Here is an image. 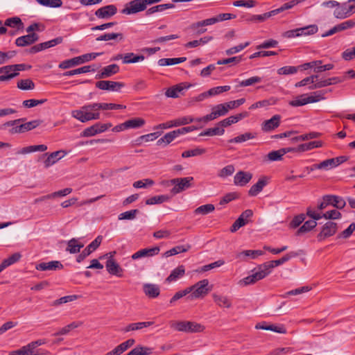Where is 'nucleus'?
Masks as SVG:
<instances>
[{
	"instance_id": "obj_64",
	"label": "nucleus",
	"mask_w": 355,
	"mask_h": 355,
	"mask_svg": "<svg viewBox=\"0 0 355 355\" xmlns=\"http://www.w3.org/2000/svg\"><path fill=\"white\" fill-rule=\"evenodd\" d=\"M9 355H35V354L31 350L28 345H26L17 350L10 352Z\"/></svg>"
},
{
	"instance_id": "obj_63",
	"label": "nucleus",
	"mask_w": 355,
	"mask_h": 355,
	"mask_svg": "<svg viewBox=\"0 0 355 355\" xmlns=\"http://www.w3.org/2000/svg\"><path fill=\"white\" fill-rule=\"evenodd\" d=\"M138 209H132L120 214L118 216L119 220H133L136 218Z\"/></svg>"
},
{
	"instance_id": "obj_46",
	"label": "nucleus",
	"mask_w": 355,
	"mask_h": 355,
	"mask_svg": "<svg viewBox=\"0 0 355 355\" xmlns=\"http://www.w3.org/2000/svg\"><path fill=\"white\" fill-rule=\"evenodd\" d=\"M217 22H218V19H217V17L216 16L214 17L206 19L205 20L193 23V24H191V28L192 29H197L202 26L214 24Z\"/></svg>"
},
{
	"instance_id": "obj_21",
	"label": "nucleus",
	"mask_w": 355,
	"mask_h": 355,
	"mask_svg": "<svg viewBox=\"0 0 355 355\" xmlns=\"http://www.w3.org/2000/svg\"><path fill=\"white\" fill-rule=\"evenodd\" d=\"M252 178L251 173L240 171L234 175V183L237 186L243 187L251 180Z\"/></svg>"
},
{
	"instance_id": "obj_17",
	"label": "nucleus",
	"mask_w": 355,
	"mask_h": 355,
	"mask_svg": "<svg viewBox=\"0 0 355 355\" xmlns=\"http://www.w3.org/2000/svg\"><path fill=\"white\" fill-rule=\"evenodd\" d=\"M117 9L114 5H108L98 9L95 15L100 19H107L116 13Z\"/></svg>"
},
{
	"instance_id": "obj_48",
	"label": "nucleus",
	"mask_w": 355,
	"mask_h": 355,
	"mask_svg": "<svg viewBox=\"0 0 355 355\" xmlns=\"http://www.w3.org/2000/svg\"><path fill=\"white\" fill-rule=\"evenodd\" d=\"M220 125H218L216 127L209 128L206 130L204 132H202L200 133V136H214V135H223L225 132V130L219 127Z\"/></svg>"
},
{
	"instance_id": "obj_7",
	"label": "nucleus",
	"mask_w": 355,
	"mask_h": 355,
	"mask_svg": "<svg viewBox=\"0 0 355 355\" xmlns=\"http://www.w3.org/2000/svg\"><path fill=\"white\" fill-rule=\"evenodd\" d=\"M193 180V177H187L183 178H174L171 180V184L174 185L171 189L173 194L179 193L185 189L191 187V182Z\"/></svg>"
},
{
	"instance_id": "obj_41",
	"label": "nucleus",
	"mask_w": 355,
	"mask_h": 355,
	"mask_svg": "<svg viewBox=\"0 0 355 355\" xmlns=\"http://www.w3.org/2000/svg\"><path fill=\"white\" fill-rule=\"evenodd\" d=\"M95 69L92 66H84L78 69L66 71L63 73L64 76H70L80 73H88L90 71H94Z\"/></svg>"
},
{
	"instance_id": "obj_9",
	"label": "nucleus",
	"mask_w": 355,
	"mask_h": 355,
	"mask_svg": "<svg viewBox=\"0 0 355 355\" xmlns=\"http://www.w3.org/2000/svg\"><path fill=\"white\" fill-rule=\"evenodd\" d=\"M146 0H132L121 10L125 15H131L144 10L146 8Z\"/></svg>"
},
{
	"instance_id": "obj_57",
	"label": "nucleus",
	"mask_w": 355,
	"mask_h": 355,
	"mask_svg": "<svg viewBox=\"0 0 355 355\" xmlns=\"http://www.w3.org/2000/svg\"><path fill=\"white\" fill-rule=\"evenodd\" d=\"M169 200V197L168 196L162 195V196H153L150 198H148L146 200V205H155V204H160L165 201Z\"/></svg>"
},
{
	"instance_id": "obj_49",
	"label": "nucleus",
	"mask_w": 355,
	"mask_h": 355,
	"mask_svg": "<svg viewBox=\"0 0 355 355\" xmlns=\"http://www.w3.org/2000/svg\"><path fill=\"white\" fill-rule=\"evenodd\" d=\"M178 137V135L176 130L171 131L170 132L166 133L164 137L160 138L157 141V144L160 145L162 143H164L166 145H168Z\"/></svg>"
},
{
	"instance_id": "obj_10",
	"label": "nucleus",
	"mask_w": 355,
	"mask_h": 355,
	"mask_svg": "<svg viewBox=\"0 0 355 355\" xmlns=\"http://www.w3.org/2000/svg\"><path fill=\"white\" fill-rule=\"evenodd\" d=\"M112 123H97L83 130L81 135L83 137H92L97 134L101 133L112 127Z\"/></svg>"
},
{
	"instance_id": "obj_50",
	"label": "nucleus",
	"mask_w": 355,
	"mask_h": 355,
	"mask_svg": "<svg viewBox=\"0 0 355 355\" xmlns=\"http://www.w3.org/2000/svg\"><path fill=\"white\" fill-rule=\"evenodd\" d=\"M274 13H273V11L271 10L270 12H266V13H263L262 15H252L250 18L247 19L246 21H259V22H262V21H264L266 19L272 17V16H274Z\"/></svg>"
},
{
	"instance_id": "obj_44",
	"label": "nucleus",
	"mask_w": 355,
	"mask_h": 355,
	"mask_svg": "<svg viewBox=\"0 0 355 355\" xmlns=\"http://www.w3.org/2000/svg\"><path fill=\"white\" fill-rule=\"evenodd\" d=\"M153 352V349L139 345L129 352L126 355H149Z\"/></svg>"
},
{
	"instance_id": "obj_6",
	"label": "nucleus",
	"mask_w": 355,
	"mask_h": 355,
	"mask_svg": "<svg viewBox=\"0 0 355 355\" xmlns=\"http://www.w3.org/2000/svg\"><path fill=\"white\" fill-rule=\"evenodd\" d=\"M257 270L252 275L241 279L238 283L239 285L241 286H245L250 284H253L268 276L267 273L262 268L261 264L258 266Z\"/></svg>"
},
{
	"instance_id": "obj_37",
	"label": "nucleus",
	"mask_w": 355,
	"mask_h": 355,
	"mask_svg": "<svg viewBox=\"0 0 355 355\" xmlns=\"http://www.w3.org/2000/svg\"><path fill=\"white\" fill-rule=\"evenodd\" d=\"M145 57L142 55H135L133 53H125L123 56V64L136 63L143 61Z\"/></svg>"
},
{
	"instance_id": "obj_19",
	"label": "nucleus",
	"mask_w": 355,
	"mask_h": 355,
	"mask_svg": "<svg viewBox=\"0 0 355 355\" xmlns=\"http://www.w3.org/2000/svg\"><path fill=\"white\" fill-rule=\"evenodd\" d=\"M281 116L274 115L271 119L265 121L261 125V129L264 132H270L278 128L280 124Z\"/></svg>"
},
{
	"instance_id": "obj_42",
	"label": "nucleus",
	"mask_w": 355,
	"mask_h": 355,
	"mask_svg": "<svg viewBox=\"0 0 355 355\" xmlns=\"http://www.w3.org/2000/svg\"><path fill=\"white\" fill-rule=\"evenodd\" d=\"M94 106H95L96 112H98L99 110H116V109H122V108H125V106H123L122 105L114 104V103H94Z\"/></svg>"
},
{
	"instance_id": "obj_1",
	"label": "nucleus",
	"mask_w": 355,
	"mask_h": 355,
	"mask_svg": "<svg viewBox=\"0 0 355 355\" xmlns=\"http://www.w3.org/2000/svg\"><path fill=\"white\" fill-rule=\"evenodd\" d=\"M71 116L82 123L100 119V113L96 112L94 103L84 105L80 110H73Z\"/></svg>"
},
{
	"instance_id": "obj_36",
	"label": "nucleus",
	"mask_w": 355,
	"mask_h": 355,
	"mask_svg": "<svg viewBox=\"0 0 355 355\" xmlns=\"http://www.w3.org/2000/svg\"><path fill=\"white\" fill-rule=\"evenodd\" d=\"M187 60L185 57L175 58H162L158 60L159 66H169L182 63Z\"/></svg>"
},
{
	"instance_id": "obj_12",
	"label": "nucleus",
	"mask_w": 355,
	"mask_h": 355,
	"mask_svg": "<svg viewBox=\"0 0 355 355\" xmlns=\"http://www.w3.org/2000/svg\"><path fill=\"white\" fill-rule=\"evenodd\" d=\"M103 240L102 236H98L86 248L76 257L78 263L83 261L87 256L96 250L101 245Z\"/></svg>"
},
{
	"instance_id": "obj_8",
	"label": "nucleus",
	"mask_w": 355,
	"mask_h": 355,
	"mask_svg": "<svg viewBox=\"0 0 355 355\" xmlns=\"http://www.w3.org/2000/svg\"><path fill=\"white\" fill-rule=\"evenodd\" d=\"M298 254H299L297 252H291L285 254L284 257H282L279 259L266 262V263L261 264V266H262V268H263V270L266 271V272L268 275L271 272V270L272 268L284 263L285 262L288 261L291 258L297 257V256H298Z\"/></svg>"
},
{
	"instance_id": "obj_13",
	"label": "nucleus",
	"mask_w": 355,
	"mask_h": 355,
	"mask_svg": "<svg viewBox=\"0 0 355 355\" xmlns=\"http://www.w3.org/2000/svg\"><path fill=\"white\" fill-rule=\"evenodd\" d=\"M253 212L251 209H246L235 220L230 228L232 232H236L239 228L245 225L248 223V219L252 217Z\"/></svg>"
},
{
	"instance_id": "obj_26",
	"label": "nucleus",
	"mask_w": 355,
	"mask_h": 355,
	"mask_svg": "<svg viewBox=\"0 0 355 355\" xmlns=\"http://www.w3.org/2000/svg\"><path fill=\"white\" fill-rule=\"evenodd\" d=\"M263 254L261 250H243L236 254V258L241 261H245L248 259H255Z\"/></svg>"
},
{
	"instance_id": "obj_2",
	"label": "nucleus",
	"mask_w": 355,
	"mask_h": 355,
	"mask_svg": "<svg viewBox=\"0 0 355 355\" xmlns=\"http://www.w3.org/2000/svg\"><path fill=\"white\" fill-rule=\"evenodd\" d=\"M171 328L185 333H200L205 329L204 325L192 321H171Z\"/></svg>"
},
{
	"instance_id": "obj_3",
	"label": "nucleus",
	"mask_w": 355,
	"mask_h": 355,
	"mask_svg": "<svg viewBox=\"0 0 355 355\" xmlns=\"http://www.w3.org/2000/svg\"><path fill=\"white\" fill-rule=\"evenodd\" d=\"M188 290L190 291L191 293L188 298L192 300L205 296L211 290V287L209 286V280L205 279L188 287Z\"/></svg>"
},
{
	"instance_id": "obj_58",
	"label": "nucleus",
	"mask_w": 355,
	"mask_h": 355,
	"mask_svg": "<svg viewBox=\"0 0 355 355\" xmlns=\"http://www.w3.org/2000/svg\"><path fill=\"white\" fill-rule=\"evenodd\" d=\"M307 104L306 94H304L297 96L293 101L289 102V105L293 107H299Z\"/></svg>"
},
{
	"instance_id": "obj_45",
	"label": "nucleus",
	"mask_w": 355,
	"mask_h": 355,
	"mask_svg": "<svg viewBox=\"0 0 355 355\" xmlns=\"http://www.w3.org/2000/svg\"><path fill=\"white\" fill-rule=\"evenodd\" d=\"M318 31V26L310 25L306 27L297 28V36L309 35L315 33Z\"/></svg>"
},
{
	"instance_id": "obj_18",
	"label": "nucleus",
	"mask_w": 355,
	"mask_h": 355,
	"mask_svg": "<svg viewBox=\"0 0 355 355\" xmlns=\"http://www.w3.org/2000/svg\"><path fill=\"white\" fill-rule=\"evenodd\" d=\"M24 121H25L24 118L10 121L6 123H4L1 126V129L7 130L8 128H10V129H8L9 133L12 135L21 133L19 123Z\"/></svg>"
},
{
	"instance_id": "obj_59",
	"label": "nucleus",
	"mask_w": 355,
	"mask_h": 355,
	"mask_svg": "<svg viewBox=\"0 0 355 355\" xmlns=\"http://www.w3.org/2000/svg\"><path fill=\"white\" fill-rule=\"evenodd\" d=\"M40 124V121L38 120L31 121L27 123L20 124V128L21 133L31 130Z\"/></svg>"
},
{
	"instance_id": "obj_24",
	"label": "nucleus",
	"mask_w": 355,
	"mask_h": 355,
	"mask_svg": "<svg viewBox=\"0 0 355 355\" xmlns=\"http://www.w3.org/2000/svg\"><path fill=\"white\" fill-rule=\"evenodd\" d=\"M105 267L107 272L112 275L121 277L123 275V270L114 259L107 260Z\"/></svg>"
},
{
	"instance_id": "obj_11",
	"label": "nucleus",
	"mask_w": 355,
	"mask_h": 355,
	"mask_svg": "<svg viewBox=\"0 0 355 355\" xmlns=\"http://www.w3.org/2000/svg\"><path fill=\"white\" fill-rule=\"evenodd\" d=\"M124 86L123 83L110 80H100L96 83L97 88L111 92H119Z\"/></svg>"
},
{
	"instance_id": "obj_53",
	"label": "nucleus",
	"mask_w": 355,
	"mask_h": 355,
	"mask_svg": "<svg viewBox=\"0 0 355 355\" xmlns=\"http://www.w3.org/2000/svg\"><path fill=\"white\" fill-rule=\"evenodd\" d=\"M4 25L12 28H20L23 26V23L19 17H14L7 19L4 22Z\"/></svg>"
},
{
	"instance_id": "obj_16",
	"label": "nucleus",
	"mask_w": 355,
	"mask_h": 355,
	"mask_svg": "<svg viewBox=\"0 0 355 355\" xmlns=\"http://www.w3.org/2000/svg\"><path fill=\"white\" fill-rule=\"evenodd\" d=\"M228 110L227 108L226 104L221 103L217 105L214 106L211 108V112L210 114L206 115L207 119H211V121L216 119V118L225 116Z\"/></svg>"
},
{
	"instance_id": "obj_35",
	"label": "nucleus",
	"mask_w": 355,
	"mask_h": 355,
	"mask_svg": "<svg viewBox=\"0 0 355 355\" xmlns=\"http://www.w3.org/2000/svg\"><path fill=\"white\" fill-rule=\"evenodd\" d=\"M185 273V269L183 266H179L171 272L170 275L166 278L168 282L177 281L179 278L182 277Z\"/></svg>"
},
{
	"instance_id": "obj_27",
	"label": "nucleus",
	"mask_w": 355,
	"mask_h": 355,
	"mask_svg": "<svg viewBox=\"0 0 355 355\" xmlns=\"http://www.w3.org/2000/svg\"><path fill=\"white\" fill-rule=\"evenodd\" d=\"M119 71V67L116 64H112L103 67L101 72L96 75V78L103 79L109 78L111 76L116 73Z\"/></svg>"
},
{
	"instance_id": "obj_34",
	"label": "nucleus",
	"mask_w": 355,
	"mask_h": 355,
	"mask_svg": "<svg viewBox=\"0 0 355 355\" xmlns=\"http://www.w3.org/2000/svg\"><path fill=\"white\" fill-rule=\"evenodd\" d=\"M267 184V180L266 178H261L258 182L252 185L248 191V195L250 196H256L258 195Z\"/></svg>"
},
{
	"instance_id": "obj_40",
	"label": "nucleus",
	"mask_w": 355,
	"mask_h": 355,
	"mask_svg": "<svg viewBox=\"0 0 355 355\" xmlns=\"http://www.w3.org/2000/svg\"><path fill=\"white\" fill-rule=\"evenodd\" d=\"M80 64H82V59L78 56L62 62L60 63L59 67L60 69H66Z\"/></svg>"
},
{
	"instance_id": "obj_33",
	"label": "nucleus",
	"mask_w": 355,
	"mask_h": 355,
	"mask_svg": "<svg viewBox=\"0 0 355 355\" xmlns=\"http://www.w3.org/2000/svg\"><path fill=\"white\" fill-rule=\"evenodd\" d=\"M144 293L151 298H155L159 296L160 290L159 287L154 284H145L143 286Z\"/></svg>"
},
{
	"instance_id": "obj_52",
	"label": "nucleus",
	"mask_w": 355,
	"mask_h": 355,
	"mask_svg": "<svg viewBox=\"0 0 355 355\" xmlns=\"http://www.w3.org/2000/svg\"><path fill=\"white\" fill-rule=\"evenodd\" d=\"M215 209V207L212 204H207L204 205H201L196 208L194 211V213L196 214H201V215H205L209 213H211L214 211Z\"/></svg>"
},
{
	"instance_id": "obj_31",
	"label": "nucleus",
	"mask_w": 355,
	"mask_h": 355,
	"mask_svg": "<svg viewBox=\"0 0 355 355\" xmlns=\"http://www.w3.org/2000/svg\"><path fill=\"white\" fill-rule=\"evenodd\" d=\"M83 324L82 321H74L62 327L60 330L53 334V336L67 335L74 329L78 328Z\"/></svg>"
},
{
	"instance_id": "obj_23",
	"label": "nucleus",
	"mask_w": 355,
	"mask_h": 355,
	"mask_svg": "<svg viewBox=\"0 0 355 355\" xmlns=\"http://www.w3.org/2000/svg\"><path fill=\"white\" fill-rule=\"evenodd\" d=\"M39 37L36 33H29L26 35L18 37L15 41V44L18 46H26L33 44L35 42L37 41Z\"/></svg>"
},
{
	"instance_id": "obj_25",
	"label": "nucleus",
	"mask_w": 355,
	"mask_h": 355,
	"mask_svg": "<svg viewBox=\"0 0 355 355\" xmlns=\"http://www.w3.org/2000/svg\"><path fill=\"white\" fill-rule=\"evenodd\" d=\"M63 268V265L58 261H52L49 262H42L37 264L35 268L37 270H56Z\"/></svg>"
},
{
	"instance_id": "obj_28",
	"label": "nucleus",
	"mask_w": 355,
	"mask_h": 355,
	"mask_svg": "<svg viewBox=\"0 0 355 355\" xmlns=\"http://www.w3.org/2000/svg\"><path fill=\"white\" fill-rule=\"evenodd\" d=\"M153 324V322H152V321L130 323V324H128L126 327H125L122 329V331L125 333L130 332V331H139V330L143 329L144 328L150 327Z\"/></svg>"
},
{
	"instance_id": "obj_55",
	"label": "nucleus",
	"mask_w": 355,
	"mask_h": 355,
	"mask_svg": "<svg viewBox=\"0 0 355 355\" xmlns=\"http://www.w3.org/2000/svg\"><path fill=\"white\" fill-rule=\"evenodd\" d=\"M17 87L22 90L33 89L35 84L31 79H23L18 81Z\"/></svg>"
},
{
	"instance_id": "obj_29",
	"label": "nucleus",
	"mask_w": 355,
	"mask_h": 355,
	"mask_svg": "<svg viewBox=\"0 0 355 355\" xmlns=\"http://www.w3.org/2000/svg\"><path fill=\"white\" fill-rule=\"evenodd\" d=\"M312 76H316L317 78L313 80L312 85L309 87L311 90L331 85L330 80H327V78H322L318 74L312 75Z\"/></svg>"
},
{
	"instance_id": "obj_62",
	"label": "nucleus",
	"mask_w": 355,
	"mask_h": 355,
	"mask_svg": "<svg viewBox=\"0 0 355 355\" xmlns=\"http://www.w3.org/2000/svg\"><path fill=\"white\" fill-rule=\"evenodd\" d=\"M335 167V162L333 160V158L324 160L320 164H317V166H315V168L318 169H324L327 171Z\"/></svg>"
},
{
	"instance_id": "obj_38",
	"label": "nucleus",
	"mask_w": 355,
	"mask_h": 355,
	"mask_svg": "<svg viewBox=\"0 0 355 355\" xmlns=\"http://www.w3.org/2000/svg\"><path fill=\"white\" fill-rule=\"evenodd\" d=\"M328 198L331 202L330 205L337 209H341L344 208L346 205L345 200L340 196L328 195Z\"/></svg>"
},
{
	"instance_id": "obj_39",
	"label": "nucleus",
	"mask_w": 355,
	"mask_h": 355,
	"mask_svg": "<svg viewBox=\"0 0 355 355\" xmlns=\"http://www.w3.org/2000/svg\"><path fill=\"white\" fill-rule=\"evenodd\" d=\"M322 146V143L319 141H311L309 143L300 144L297 146L298 153L308 151L315 148H320Z\"/></svg>"
},
{
	"instance_id": "obj_14",
	"label": "nucleus",
	"mask_w": 355,
	"mask_h": 355,
	"mask_svg": "<svg viewBox=\"0 0 355 355\" xmlns=\"http://www.w3.org/2000/svg\"><path fill=\"white\" fill-rule=\"evenodd\" d=\"M337 229L338 227L336 223L331 221L326 223L323 225L321 232L318 235V240L322 241L327 237L334 235L337 231Z\"/></svg>"
},
{
	"instance_id": "obj_60",
	"label": "nucleus",
	"mask_w": 355,
	"mask_h": 355,
	"mask_svg": "<svg viewBox=\"0 0 355 355\" xmlns=\"http://www.w3.org/2000/svg\"><path fill=\"white\" fill-rule=\"evenodd\" d=\"M254 135L250 132H245L243 135H241L238 137H236L233 139L229 140V143H241L246 141L249 139H253Z\"/></svg>"
},
{
	"instance_id": "obj_32",
	"label": "nucleus",
	"mask_w": 355,
	"mask_h": 355,
	"mask_svg": "<svg viewBox=\"0 0 355 355\" xmlns=\"http://www.w3.org/2000/svg\"><path fill=\"white\" fill-rule=\"evenodd\" d=\"M83 247L84 244L78 239L73 238L67 242L66 250L71 254H76L79 252Z\"/></svg>"
},
{
	"instance_id": "obj_22",
	"label": "nucleus",
	"mask_w": 355,
	"mask_h": 355,
	"mask_svg": "<svg viewBox=\"0 0 355 355\" xmlns=\"http://www.w3.org/2000/svg\"><path fill=\"white\" fill-rule=\"evenodd\" d=\"M189 87L190 85H187L185 83L172 86L166 89L165 95L168 98H178L180 94Z\"/></svg>"
},
{
	"instance_id": "obj_54",
	"label": "nucleus",
	"mask_w": 355,
	"mask_h": 355,
	"mask_svg": "<svg viewBox=\"0 0 355 355\" xmlns=\"http://www.w3.org/2000/svg\"><path fill=\"white\" fill-rule=\"evenodd\" d=\"M317 225V223L315 220H307L303 225L297 230V235L309 232Z\"/></svg>"
},
{
	"instance_id": "obj_30",
	"label": "nucleus",
	"mask_w": 355,
	"mask_h": 355,
	"mask_svg": "<svg viewBox=\"0 0 355 355\" xmlns=\"http://www.w3.org/2000/svg\"><path fill=\"white\" fill-rule=\"evenodd\" d=\"M212 297L214 302L221 308L230 309L232 307V301L227 296L218 295L216 293L212 294Z\"/></svg>"
},
{
	"instance_id": "obj_56",
	"label": "nucleus",
	"mask_w": 355,
	"mask_h": 355,
	"mask_svg": "<svg viewBox=\"0 0 355 355\" xmlns=\"http://www.w3.org/2000/svg\"><path fill=\"white\" fill-rule=\"evenodd\" d=\"M206 150L205 148H196L193 150H186L182 153L183 158H187L190 157L198 156L205 153Z\"/></svg>"
},
{
	"instance_id": "obj_51",
	"label": "nucleus",
	"mask_w": 355,
	"mask_h": 355,
	"mask_svg": "<svg viewBox=\"0 0 355 355\" xmlns=\"http://www.w3.org/2000/svg\"><path fill=\"white\" fill-rule=\"evenodd\" d=\"M174 7H175V5L173 3L160 4V5H157V6H153V7L149 8L146 11V13L148 15H151L156 12H162L166 9L173 8Z\"/></svg>"
},
{
	"instance_id": "obj_20",
	"label": "nucleus",
	"mask_w": 355,
	"mask_h": 355,
	"mask_svg": "<svg viewBox=\"0 0 355 355\" xmlns=\"http://www.w3.org/2000/svg\"><path fill=\"white\" fill-rule=\"evenodd\" d=\"M160 251V249L159 247H153L151 248H144L141 249L137 252L134 253L131 258L133 260H136L138 259L147 257H153L154 255L157 254Z\"/></svg>"
},
{
	"instance_id": "obj_5",
	"label": "nucleus",
	"mask_w": 355,
	"mask_h": 355,
	"mask_svg": "<svg viewBox=\"0 0 355 355\" xmlns=\"http://www.w3.org/2000/svg\"><path fill=\"white\" fill-rule=\"evenodd\" d=\"M355 13V3L351 4L350 2L340 3L337 8L334 10V16L337 19H345Z\"/></svg>"
},
{
	"instance_id": "obj_4",
	"label": "nucleus",
	"mask_w": 355,
	"mask_h": 355,
	"mask_svg": "<svg viewBox=\"0 0 355 355\" xmlns=\"http://www.w3.org/2000/svg\"><path fill=\"white\" fill-rule=\"evenodd\" d=\"M30 65L25 64H17L4 66V68H7L4 71V74L0 76V82L9 80L19 74V71H24L26 69H31Z\"/></svg>"
},
{
	"instance_id": "obj_15",
	"label": "nucleus",
	"mask_w": 355,
	"mask_h": 355,
	"mask_svg": "<svg viewBox=\"0 0 355 355\" xmlns=\"http://www.w3.org/2000/svg\"><path fill=\"white\" fill-rule=\"evenodd\" d=\"M67 154V153L63 150L55 151L50 154L46 153L44 155H47V157L44 162L45 168H49V166L55 164L58 160L64 157Z\"/></svg>"
},
{
	"instance_id": "obj_61",
	"label": "nucleus",
	"mask_w": 355,
	"mask_h": 355,
	"mask_svg": "<svg viewBox=\"0 0 355 355\" xmlns=\"http://www.w3.org/2000/svg\"><path fill=\"white\" fill-rule=\"evenodd\" d=\"M324 94L322 93V92H313L311 94H306V100H307V104L308 103H316L320 101V100H323L324 97L323 96Z\"/></svg>"
},
{
	"instance_id": "obj_47",
	"label": "nucleus",
	"mask_w": 355,
	"mask_h": 355,
	"mask_svg": "<svg viewBox=\"0 0 355 355\" xmlns=\"http://www.w3.org/2000/svg\"><path fill=\"white\" fill-rule=\"evenodd\" d=\"M190 248H191L190 245H187L186 247L184 245H178V246L174 247V248H171V250L166 251L164 254V256L166 257H171L173 255L178 254V253H180V252H187Z\"/></svg>"
},
{
	"instance_id": "obj_43",
	"label": "nucleus",
	"mask_w": 355,
	"mask_h": 355,
	"mask_svg": "<svg viewBox=\"0 0 355 355\" xmlns=\"http://www.w3.org/2000/svg\"><path fill=\"white\" fill-rule=\"evenodd\" d=\"M126 129L138 128L145 124L144 119L141 118H132L124 122Z\"/></svg>"
}]
</instances>
